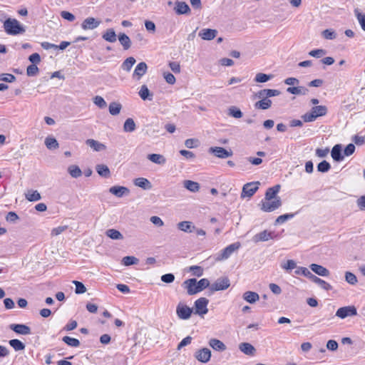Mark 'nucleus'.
I'll use <instances>...</instances> for the list:
<instances>
[{
	"instance_id": "f257e3e1",
	"label": "nucleus",
	"mask_w": 365,
	"mask_h": 365,
	"mask_svg": "<svg viewBox=\"0 0 365 365\" xmlns=\"http://www.w3.org/2000/svg\"><path fill=\"white\" fill-rule=\"evenodd\" d=\"M5 31L9 35H17L26 31L25 28L15 19H8L4 23Z\"/></svg>"
},
{
	"instance_id": "f03ea898",
	"label": "nucleus",
	"mask_w": 365,
	"mask_h": 365,
	"mask_svg": "<svg viewBox=\"0 0 365 365\" xmlns=\"http://www.w3.org/2000/svg\"><path fill=\"white\" fill-rule=\"evenodd\" d=\"M282 205V200L280 197L273 199L272 200H262L259 204L260 208L262 211L270 212L278 209Z\"/></svg>"
},
{
	"instance_id": "7ed1b4c3",
	"label": "nucleus",
	"mask_w": 365,
	"mask_h": 365,
	"mask_svg": "<svg viewBox=\"0 0 365 365\" xmlns=\"http://www.w3.org/2000/svg\"><path fill=\"white\" fill-rule=\"evenodd\" d=\"M241 245L240 242L232 243L223 250H222L216 256L217 260H223L228 259L232 253L237 250L240 247Z\"/></svg>"
},
{
	"instance_id": "20e7f679",
	"label": "nucleus",
	"mask_w": 365,
	"mask_h": 365,
	"mask_svg": "<svg viewBox=\"0 0 365 365\" xmlns=\"http://www.w3.org/2000/svg\"><path fill=\"white\" fill-rule=\"evenodd\" d=\"M230 286V279L227 277L218 278L214 283H212L210 289L212 292L225 290Z\"/></svg>"
},
{
	"instance_id": "39448f33",
	"label": "nucleus",
	"mask_w": 365,
	"mask_h": 365,
	"mask_svg": "<svg viewBox=\"0 0 365 365\" xmlns=\"http://www.w3.org/2000/svg\"><path fill=\"white\" fill-rule=\"evenodd\" d=\"M209 300L205 297H200L195 302V314L202 316L208 312L207 304Z\"/></svg>"
},
{
	"instance_id": "423d86ee",
	"label": "nucleus",
	"mask_w": 365,
	"mask_h": 365,
	"mask_svg": "<svg viewBox=\"0 0 365 365\" xmlns=\"http://www.w3.org/2000/svg\"><path fill=\"white\" fill-rule=\"evenodd\" d=\"M357 314L356 308L354 306L342 307L337 309L336 316L340 319H345L347 317H353Z\"/></svg>"
},
{
	"instance_id": "0eeeda50",
	"label": "nucleus",
	"mask_w": 365,
	"mask_h": 365,
	"mask_svg": "<svg viewBox=\"0 0 365 365\" xmlns=\"http://www.w3.org/2000/svg\"><path fill=\"white\" fill-rule=\"evenodd\" d=\"M211 356V351L206 347L197 349L194 354L195 358L203 364L207 363L210 360Z\"/></svg>"
},
{
	"instance_id": "6e6552de",
	"label": "nucleus",
	"mask_w": 365,
	"mask_h": 365,
	"mask_svg": "<svg viewBox=\"0 0 365 365\" xmlns=\"http://www.w3.org/2000/svg\"><path fill=\"white\" fill-rule=\"evenodd\" d=\"M259 185V182H252L244 185L241 196L244 197H252L258 190Z\"/></svg>"
},
{
	"instance_id": "1a4fd4ad",
	"label": "nucleus",
	"mask_w": 365,
	"mask_h": 365,
	"mask_svg": "<svg viewBox=\"0 0 365 365\" xmlns=\"http://www.w3.org/2000/svg\"><path fill=\"white\" fill-rule=\"evenodd\" d=\"M192 313V309L188 306L180 303L176 308L178 317L183 320L188 319Z\"/></svg>"
},
{
	"instance_id": "9d476101",
	"label": "nucleus",
	"mask_w": 365,
	"mask_h": 365,
	"mask_svg": "<svg viewBox=\"0 0 365 365\" xmlns=\"http://www.w3.org/2000/svg\"><path fill=\"white\" fill-rule=\"evenodd\" d=\"M209 153L219 158H227L232 155V150H227L222 147H211L209 149Z\"/></svg>"
},
{
	"instance_id": "9b49d317",
	"label": "nucleus",
	"mask_w": 365,
	"mask_h": 365,
	"mask_svg": "<svg viewBox=\"0 0 365 365\" xmlns=\"http://www.w3.org/2000/svg\"><path fill=\"white\" fill-rule=\"evenodd\" d=\"M100 24V20L93 17H88L82 22L81 28L83 30H93L96 29Z\"/></svg>"
},
{
	"instance_id": "f8f14e48",
	"label": "nucleus",
	"mask_w": 365,
	"mask_h": 365,
	"mask_svg": "<svg viewBox=\"0 0 365 365\" xmlns=\"http://www.w3.org/2000/svg\"><path fill=\"white\" fill-rule=\"evenodd\" d=\"M148 66L145 62L139 63L133 73V78L136 80H140L147 72Z\"/></svg>"
},
{
	"instance_id": "ddd939ff",
	"label": "nucleus",
	"mask_w": 365,
	"mask_h": 365,
	"mask_svg": "<svg viewBox=\"0 0 365 365\" xmlns=\"http://www.w3.org/2000/svg\"><path fill=\"white\" fill-rule=\"evenodd\" d=\"M9 328L19 334L28 335L31 334V329L29 326L21 324H12Z\"/></svg>"
},
{
	"instance_id": "4468645a",
	"label": "nucleus",
	"mask_w": 365,
	"mask_h": 365,
	"mask_svg": "<svg viewBox=\"0 0 365 365\" xmlns=\"http://www.w3.org/2000/svg\"><path fill=\"white\" fill-rule=\"evenodd\" d=\"M184 287L187 289L189 295H193L198 293L197 289V280L195 279H190L183 282Z\"/></svg>"
},
{
	"instance_id": "2eb2a0df",
	"label": "nucleus",
	"mask_w": 365,
	"mask_h": 365,
	"mask_svg": "<svg viewBox=\"0 0 365 365\" xmlns=\"http://www.w3.org/2000/svg\"><path fill=\"white\" fill-rule=\"evenodd\" d=\"M217 34V31L212 29H202L198 34L200 37L206 41H211L214 39Z\"/></svg>"
},
{
	"instance_id": "dca6fc26",
	"label": "nucleus",
	"mask_w": 365,
	"mask_h": 365,
	"mask_svg": "<svg viewBox=\"0 0 365 365\" xmlns=\"http://www.w3.org/2000/svg\"><path fill=\"white\" fill-rule=\"evenodd\" d=\"M274 236V233L272 232H268L267 230H264L259 233L256 234L253 237V240L255 242H265L270 239H273Z\"/></svg>"
},
{
	"instance_id": "f3484780",
	"label": "nucleus",
	"mask_w": 365,
	"mask_h": 365,
	"mask_svg": "<svg viewBox=\"0 0 365 365\" xmlns=\"http://www.w3.org/2000/svg\"><path fill=\"white\" fill-rule=\"evenodd\" d=\"M331 158L334 161L340 162L344 159V155H342V147L340 144L335 145L331 151Z\"/></svg>"
},
{
	"instance_id": "a211bd4d",
	"label": "nucleus",
	"mask_w": 365,
	"mask_h": 365,
	"mask_svg": "<svg viewBox=\"0 0 365 365\" xmlns=\"http://www.w3.org/2000/svg\"><path fill=\"white\" fill-rule=\"evenodd\" d=\"M86 144L96 152H99L106 149V145L94 139L86 140Z\"/></svg>"
},
{
	"instance_id": "6ab92c4d",
	"label": "nucleus",
	"mask_w": 365,
	"mask_h": 365,
	"mask_svg": "<svg viewBox=\"0 0 365 365\" xmlns=\"http://www.w3.org/2000/svg\"><path fill=\"white\" fill-rule=\"evenodd\" d=\"M281 186L279 185H276L273 187H269L266 192L264 199L266 200H272L273 199L277 198V193L279 192Z\"/></svg>"
},
{
	"instance_id": "aec40b11",
	"label": "nucleus",
	"mask_w": 365,
	"mask_h": 365,
	"mask_svg": "<svg viewBox=\"0 0 365 365\" xmlns=\"http://www.w3.org/2000/svg\"><path fill=\"white\" fill-rule=\"evenodd\" d=\"M281 92L277 89H262L257 92V96L258 98H267L277 96L280 95Z\"/></svg>"
},
{
	"instance_id": "412c9836",
	"label": "nucleus",
	"mask_w": 365,
	"mask_h": 365,
	"mask_svg": "<svg viewBox=\"0 0 365 365\" xmlns=\"http://www.w3.org/2000/svg\"><path fill=\"white\" fill-rule=\"evenodd\" d=\"M208 344L215 351H224L227 349L226 345L217 339H210Z\"/></svg>"
},
{
	"instance_id": "4be33fe9",
	"label": "nucleus",
	"mask_w": 365,
	"mask_h": 365,
	"mask_svg": "<svg viewBox=\"0 0 365 365\" xmlns=\"http://www.w3.org/2000/svg\"><path fill=\"white\" fill-rule=\"evenodd\" d=\"M286 91L293 95L306 96L309 93V89L304 86L288 87Z\"/></svg>"
},
{
	"instance_id": "5701e85b",
	"label": "nucleus",
	"mask_w": 365,
	"mask_h": 365,
	"mask_svg": "<svg viewBox=\"0 0 365 365\" xmlns=\"http://www.w3.org/2000/svg\"><path fill=\"white\" fill-rule=\"evenodd\" d=\"M242 299L250 304H254L259 299V296L255 292L247 291L243 293Z\"/></svg>"
},
{
	"instance_id": "b1692460",
	"label": "nucleus",
	"mask_w": 365,
	"mask_h": 365,
	"mask_svg": "<svg viewBox=\"0 0 365 365\" xmlns=\"http://www.w3.org/2000/svg\"><path fill=\"white\" fill-rule=\"evenodd\" d=\"M175 11L178 14H186L190 13V9L185 2L177 1L175 2Z\"/></svg>"
},
{
	"instance_id": "393cba45",
	"label": "nucleus",
	"mask_w": 365,
	"mask_h": 365,
	"mask_svg": "<svg viewBox=\"0 0 365 365\" xmlns=\"http://www.w3.org/2000/svg\"><path fill=\"white\" fill-rule=\"evenodd\" d=\"M109 192L118 197H121L124 195L128 194L129 190L123 186H113L110 188Z\"/></svg>"
},
{
	"instance_id": "a878e982",
	"label": "nucleus",
	"mask_w": 365,
	"mask_h": 365,
	"mask_svg": "<svg viewBox=\"0 0 365 365\" xmlns=\"http://www.w3.org/2000/svg\"><path fill=\"white\" fill-rule=\"evenodd\" d=\"M305 276L310 278V279L313 282H314L319 287H322V289H324L325 290H329L331 288V287L330 286L329 284H328L324 280L319 279V277H316L315 275H305Z\"/></svg>"
},
{
	"instance_id": "bb28decb",
	"label": "nucleus",
	"mask_w": 365,
	"mask_h": 365,
	"mask_svg": "<svg viewBox=\"0 0 365 365\" xmlns=\"http://www.w3.org/2000/svg\"><path fill=\"white\" fill-rule=\"evenodd\" d=\"M118 41L124 50H128L131 46V40L128 35L120 33L118 35Z\"/></svg>"
},
{
	"instance_id": "cd10ccee",
	"label": "nucleus",
	"mask_w": 365,
	"mask_h": 365,
	"mask_svg": "<svg viewBox=\"0 0 365 365\" xmlns=\"http://www.w3.org/2000/svg\"><path fill=\"white\" fill-rule=\"evenodd\" d=\"M138 94H139L140 97L143 101H146V100L152 101L153 100V94L152 93H150V91H149V89L146 85H143L140 87Z\"/></svg>"
},
{
	"instance_id": "c85d7f7f",
	"label": "nucleus",
	"mask_w": 365,
	"mask_h": 365,
	"mask_svg": "<svg viewBox=\"0 0 365 365\" xmlns=\"http://www.w3.org/2000/svg\"><path fill=\"white\" fill-rule=\"evenodd\" d=\"M134 185L144 190H150L152 187L150 182L144 178H138L135 179Z\"/></svg>"
},
{
	"instance_id": "c756f323",
	"label": "nucleus",
	"mask_w": 365,
	"mask_h": 365,
	"mask_svg": "<svg viewBox=\"0 0 365 365\" xmlns=\"http://www.w3.org/2000/svg\"><path fill=\"white\" fill-rule=\"evenodd\" d=\"M178 228L185 232H192L195 230V227L189 221H182L178 224Z\"/></svg>"
},
{
	"instance_id": "7c9ffc66",
	"label": "nucleus",
	"mask_w": 365,
	"mask_h": 365,
	"mask_svg": "<svg viewBox=\"0 0 365 365\" xmlns=\"http://www.w3.org/2000/svg\"><path fill=\"white\" fill-rule=\"evenodd\" d=\"M262 100L257 101L255 104V107L257 109L267 110L272 106V101L264 97L261 98Z\"/></svg>"
},
{
	"instance_id": "2f4dec72",
	"label": "nucleus",
	"mask_w": 365,
	"mask_h": 365,
	"mask_svg": "<svg viewBox=\"0 0 365 365\" xmlns=\"http://www.w3.org/2000/svg\"><path fill=\"white\" fill-rule=\"evenodd\" d=\"M239 349L242 352L250 356L253 355L255 351V347L251 344L247 342L241 343Z\"/></svg>"
},
{
	"instance_id": "473e14b6",
	"label": "nucleus",
	"mask_w": 365,
	"mask_h": 365,
	"mask_svg": "<svg viewBox=\"0 0 365 365\" xmlns=\"http://www.w3.org/2000/svg\"><path fill=\"white\" fill-rule=\"evenodd\" d=\"M102 38L108 42L113 43L117 40V35L113 29H108L103 34Z\"/></svg>"
},
{
	"instance_id": "72a5a7b5",
	"label": "nucleus",
	"mask_w": 365,
	"mask_h": 365,
	"mask_svg": "<svg viewBox=\"0 0 365 365\" xmlns=\"http://www.w3.org/2000/svg\"><path fill=\"white\" fill-rule=\"evenodd\" d=\"M148 159L158 165H164L166 163L165 158L160 154H149L148 155Z\"/></svg>"
},
{
	"instance_id": "f704fd0d",
	"label": "nucleus",
	"mask_w": 365,
	"mask_h": 365,
	"mask_svg": "<svg viewBox=\"0 0 365 365\" xmlns=\"http://www.w3.org/2000/svg\"><path fill=\"white\" fill-rule=\"evenodd\" d=\"M96 171L98 174L104 178H108L110 175V172L108 167L103 164L96 165Z\"/></svg>"
},
{
	"instance_id": "c9c22d12",
	"label": "nucleus",
	"mask_w": 365,
	"mask_h": 365,
	"mask_svg": "<svg viewBox=\"0 0 365 365\" xmlns=\"http://www.w3.org/2000/svg\"><path fill=\"white\" fill-rule=\"evenodd\" d=\"M184 186L186 189L188 190L195 192H197L200 190V185L197 182H194L192 180H185L184 181Z\"/></svg>"
},
{
	"instance_id": "e433bc0d",
	"label": "nucleus",
	"mask_w": 365,
	"mask_h": 365,
	"mask_svg": "<svg viewBox=\"0 0 365 365\" xmlns=\"http://www.w3.org/2000/svg\"><path fill=\"white\" fill-rule=\"evenodd\" d=\"M106 235L112 240H123V235L117 230L108 229L106 232Z\"/></svg>"
},
{
	"instance_id": "4c0bfd02",
	"label": "nucleus",
	"mask_w": 365,
	"mask_h": 365,
	"mask_svg": "<svg viewBox=\"0 0 365 365\" xmlns=\"http://www.w3.org/2000/svg\"><path fill=\"white\" fill-rule=\"evenodd\" d=\"M313 113L318 117L324 116L327 113V108L325 106H317L311 110Z\"/></svg>"
},
{
	"instance_id": "58836bf2",
	"label": "nucleus",
	"mask_w": 365,
	"mask_h": 365,
	"mask_svg": "<svg viewBox=\"0 0 365 365\" xmlns=\"http://www.w3.org/2000/svg\"><path fill=\"white\" fill-rule=\"evenodd\" d=\"M136 128L135 123L133 118H127L123 125V130L125 132H133Z\"/></svg>"
},
{
	"instance_id": "ea45409f",
	"label": "nucleus",
	"mask_w": 365,
	"mask_h": 365,
	"mask_svg": "<svg viewBox=\"0 0 365 365\" xmlns=\"http://www.w3.org/2000/svg\"><path fill=\"white\" fill-rule=\"evenodd\" d=\"M44 143L46 148L49 150L56 149L59 147L58 141L53 137L46 138Z\"/></svg>"
},
{
	"instance_id": "a19ab883",
	"label": "nucleus",
	"mask_w": 365,
	"mask_h": 365,
	"mask_svg": "<svg viewBox=\"0 0 365 365\" xmlns=\"http://www.w3.org/2000/svg\"><path fill=\"white\" fill-rule=\"evenodd\" d=\"M25 197L30 202H36L41 198L40 193L37 190L28 191Z\"/></svg>"
},
{
	"instance_id": "79ce46f5",
	"label": "nucleus",
	"mask_w": 365,
	"mask_h": 365,
	"mask_svg": "<svg viewBox=\"0 0 365 365\" xmlns=\"http://www.w3.org/2000/svg\"><path fill=\"white\" fill-rule=\"evenodd\" d=\"M135 61H136L133 57L127 58L121 65L122 69L125 71H130Z\"/></svg>"
},
{
	"instance_id": "37998d69",
	"label": "nucleus",
	"mask_w": 365,
	"mask_h": 365,
	"mask_svg": "<svg viewBox=\"0 0 365 365\" xmlns=\"http://www.w3.org/2000/svg\"><path fill=\"white\" fill-rule=\"evenodd\" d=\"M9 344L15 351H22L25 349V344L16 339H11Z\"/></svg>"
},
{
	"instance_id": "c03bdc74",
	"label": "nucleus",
	"mask_w": 365,
	"mask_h": 365,
	"mask_svg": "<svg viewBox=\"0 0 365 365\" xmlns=\"http://www.w3.org/2000/svg\"><path fill=\"white\" fill-rule=\"evenodd\" d=\"M68 172L74 178H79L82 175L80 168L75 165H70L68 168Z\"/></svg>"
},
{
	"instance_id": "a18cd8bd",
	"label": "nucleus",
	"mask_w": 365,
	"mask_h": 365,
	"mask_svg": "<svg viewBox=\"0 0 365 365\" xmlns=\"http://www.w3.org/2000/svg\"><path fill=\"white\" fill-rule=\"evenodd\" d=\"M62 341L68 346L71 347H78L80 345V341L78 339L68 336H63Z\"/></svg>"
},
{
	"instance_id": "49530a36",
	"label": "nucleus",
	"mask_w": 365,
	"mask_h": 365,
	"mask_svg": "<svg viewBox=\"0 0 365 365\" xmlns=\"http://www.w3.org/2000/svg\"><path fill=\"white\" fill-rule=\"evenodd\" d=\"M121 108L122 106L119 103L112 102L109 105V113L112 115H116L120 113Z\"/></svg>"
},
{
	"instance_id": "de8ad7c7",
	"label": "nucleus",
	"mask_w": 365,
	"mask_h": 365,
	"mask_svg": "<svg viewBox=\"0 0 365 365\" xmlns=\"http://www.w3.org/2000/svg\"><path fill=\"white\" fill-rule=\"evenodd\" d=\"M354 14L361 25V29L365 31V14L361 13L359 9H355Z\"/></svg>"
},
{
	"instance_id": "09e8293b",
	"label": "nucleus",
	"mask_w": 365,
	"mask_h": 365,
	"mask_svg": "<svg viewBox=\"0 0 365 365\" xmlns=\"http://www.w3.org/2000/svg\"><path fill=\"white\" fill-rule=\"evenodd\" d=\"M310 269L315 274H329L328 269H327L325 267H324L321 265L317 264H312L310 265Z\"/></svg>"
},
{
	"instance_id": "8fccbe9b",
	"label": "nucleus",
	"mask_w": 365,
	"mask_h": 365,
	"mask_svg": "<svg viewBox=\"0 0 365 365\" xmlns=\"http://www.w3.org/2000/svg\"><path fill=\"white\" fill-rule=\"evenodd\" d=\"M138 262V259L133 256H126L122 259V264L125 266L135 264Z\"/></svg>"
},
{
	"instance_id": "3c124183",
	"label": "nucleus",
	"mask_w": 365,
	"mask_h": 365,
	"mask_svg": "<svg viewBox=\"0 0 365 365\" xmlns=\"http://www.w3.org/2000/svg\"><path fill=\"white\" fill-rule=\"evenodd\" d=\"M331 168L329 163L326 160H323L317 165V170L320 173H327Z\"/></svg>"
},
{
	"instance_id": "603ef678",
	"label": "nucleus",
	"mask_w": 365,
	"mask_h": 365,
	"mask_svg": "<svg viewBox=\"0 0 365 365\" xmlns=\"http://www.w3.org/2000/svg\"><path fill=\"white\" fill-rule=\"evenodd\" d=\"M73 283L76 286V289H75L76 294H83L86 292V288L82 282L77 281V280H73Z\"/></svg>"
},
{
	"instance_id": "864d4df0",
	"label": "nucleus",
	"mask_w": 365,
	"mask_h": 365,
	"mask_svg": "<svg viewBox=\"0 0 365 365\" xmlns=\"http://www.w3.org/2000/svg\"><path fill=\"white\" fill-rule=\"evenodd\" d=\"M272 78L271 75H267L262 73H259L255 76V81L258 83H265L270 80Z\"/></svg>"
},
{
	"instance_id": "5fc2aeb1",
	"label": "nucleus",
	"mask_w": 365,
	"mask_h": 365,
	"mask_svg": "<svg viewBox=\"0 0 365 365\" xmlns=\"http://www.w3.org/2000/svg\"><path fill=\"white\" fill-rule=\"evenodd\" d=\"M228 114L235 118H240L242 116V112L235 106L229 108Z\"/></svg>"
},
{
	"instance_id": "6e6d98bb",
	"label": "nucleus",
	"mask_w": 365,
	"mask_h": 365,
	"mask_svg": "<svg viewBox=\"0 0 365 365\" xmlns=\"http://www.w3.org/2000/svg\"><path fill=\"white\" fill-rule=\"evenodd\" d=\"M210 287V282L207 279H202L199 282H197V289L198 292L202 291L205 288Z\"/></svg>"
},
{
	"instance_id": "4d7b16f0",
	"label": "nucleus",
	"mask_w": 365,
	"mask_h": 365,
	"mask_svg": "<svg viewBox=\"0 0 365 365\" xmlns=\"http://www.w3.org/2000/svg\"><path fill=\"white\" fill-rule=\"evenodd\" d=\"M295 214L294 213H287L284 215H279L277 220L276 223L282 224L285 222L287 220H290L294 217Z\"/></svg>"
},
{
	"instance_id": "13d9d810",
	"label": "nucleus",
	"mask_w": 365,
	"mask_h": 365,
	"mask_svg": "<svg viewBox=\"0 0 365 365\" xmlns=\"http://www.w3.org/2000/svg\"><path fill=\"white\" fill-rule=\"evenodd\" d=\"M281 267L286 271H291L292 269L297 267V264L294 260L289 259L286 262L282 263Z\"/></svg>"
},
{
	"instance_id": "bf43d9fd",
	"label": "nucleus",
	"mask_w": 365,
	"mask_h": 365,
	"mask_svg": "<svg viewBox=\"0 0 365 365\" xmlns=\"http://www.w3.org/2000/svg\"><path fill=\"white\" fill-rule=\"evenodd\" d=\"M93 103L100 108H104L107 106L106 101L100 96H96L93 98Z\"/></svg>"
},
{
	"instance_id": "052dcab7",
	"label": "nucleus",
	"mask_w": 365,
	"mask_h": 365,
	"mask_svg": "<svg viewBox=\"0 0 365 365\" xmlns=\"http://www.w3.org/2000/svg\"><path fill=\"white\" fill-rule=\"evenodd\" d=\"M322 36L326 39H334L336 37V33L332 29H325L322 31Z\"/></svg>"
},
{
	"instance_id": "680f3d73",
	"label": "nucleus",
	"mask_w": 365,
	"mask_h": 365,
	"mask_svg": "<svg viewBox=\"0 0 365 365\" xmlns=\"http://www.w3.org/2000/svg\"><path fill=\"white\" fill-rule=\"evenodd\" d=\"M326 53H327L326 50L322 49V48L314 49V50L311 51L309 53V54L311 56L315 57V58H320V57L324 56Z\"/></svg>"
},
{
	"instance_id": "e2e57ef3",
	"label": "nucleus",
	"mask_w": 365,
	"mask_h": 365,
	"mask_svg": "<svg viewBox=\"0 0 365 365\" xmlns=\"http://www.w3.org/2000/svg\"><path fill=\"white\" fill-rule=\"evenodd\" d=\"M38 73V68L34 65L31 64L27 67L26 73L29 76H34Z\"/></svg>"
},
{
	"instance_id": "0e129e2a",
	"label": "nucleus",
	"mask_w": 365,
	"mask_h": 365,
	"mask_svg": "<svg viewBox=\"0 0 365 365\" xmlns=\"http://www.w3.org/2000/svg\"><path fill=\"white\" fill-rule=\"evenodd\" d=\"M16 80V77L11 73H2L0 75V81L11 83Z\"/></svg>"
},
{
	"instance_id": "69168bd1",
	"label": "nucleus",
	"mask_w": 365,
	"mask_h": 365,
	"mask_svg": "<svg viewBox=\"0 0 365 365\" xmlns=\"http://www.w3.org/2000/svg\"><path fill=\"white\" fill-rule=\"evenodd\" d=\"M302 118L304 122H313L317 119V116L311 110V112L304 114Z\"/></svg>"
},
{
	"instance_id": "338daca9",
	"label": "nucleus",
	"mask_w": 365,
	"mask_h": 365,
	"mask_svg": "<svg viewBox=\"0 0 365 365\" xmlns=\"http://www.w3.org/2000/svg\"><path fill=\"white\" fill-rule=\"evenodd\" d=\"M61 16L68 20V21H73L75 20V16L69 11H63L61 12Z\"/></svg>"
},
{
	"instance_id": "774afa93",
	"label": "nucleus",
	"mask_w": 365,
	"mask_h": 365,
	"mask_svg": "<svg viewBox=\"0 0 365 365\" xmlns=\"http://www.w3.org/2000/svg\"><path fill=\"white\" fill-rule=\"evenodd\" d=\"M355 151V145L352 143L347 145L344 150V154L346 156L352 155Z\"/></svg>"
}]
</instances>
